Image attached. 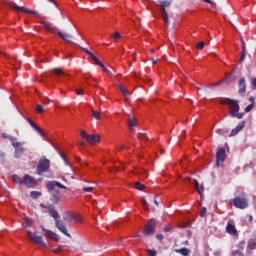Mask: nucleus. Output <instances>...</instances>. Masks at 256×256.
Here are the masks:
<instances>
[{"instance_id": "nucleus-1", "label": "nucleus", "mask_w": 256, "mask_h": 256, "mask_svg": "<svg viewBox=\"0 0 256 256\" xmlns=\"http://www.w3.org/2000/svg\"><path fill=\"white\" fill-rule=\"evenodd\" d=\"M223 105H228L230 108V115L232 118H237V119H242L244 114L239 113L240 107L238 104V101L230 99V98H225L221 101Z\"/></svg>"}, {"instance_id": "nucleus-2", "label": "nucleus", "mask_w": 256, "mask_h": 256, "mask_svg": "<svg viewBox=\"0 0 256 256\" xmlns=\"http://www.w3.org/2000/svg\"><path fill=\"white\" fill-rule=\"evenodd\" d=\"M4 5L15 10L18 11L20 13H26V14H32V15H37V12H35V10H29V8L25 7V6H19L17 3H15L14 1H8L5 0L4 1Z\"/></svg>"}, {"instance_id": "nucleus-3", "label": "nucleus", "mask_w": 256, "mask_h": 256, "mask_svg": "<svg viewBox=\"0 0 256 256\" xmlns=\"http://www.w3.org/2000/svg\"><path fill=\"white\" fill-rule=\"evenodd\" d=\"M63 220L65 222L71 223H83V217L75 212H64L62 214Z\"/></svg>"}, {"instance_id": "nucleus-4", "label": "nucleus", "mask_w": 256, "mask_h": 256, "mask_svg": "<svg viewBox=\"0 0 256 256\" xmlns=\"http://www.w3.org/2000/svg\"><path fill=\"white\" fill-rule=\"evenodd\" d=\"M46 188L50 193L55 192L56 194L54 195L55 199H59V190L57 188L65 189L67 190V187L64 186L63 184L57 182V181H50L46 184Z\"/></svg>"}, {"instance_id": "nucleus-5", "label": "nucleus", "mask_w": 256, "mask_h": 256, "mask_svg": "<svg viewBox=\"0 0 256 256\" xmlns=\"http://www.w3.org/2000/svg\"><path fill=\"white\" fill-rule=\"evenodd\" d=\"M87 56L90 57V59L98 66H100L104 72L109 73L108 68L104 66L103 62L97 58V56L93 55V52H90V50H87V48H83V46H78Z\"/></svg>"}, {"instance_id": "nucleus-6", "label": "nucleus", "mask_w": 256, "mask_h": 256, "mask_svg": "<svg viewBox=\"0 0 256 256\" xmlns=\"http://www.w3.org/2000/svg\"><path fill=\"white\" fill-rule=\"evenodd\" d=\"M50 169H51V161L45 158L40 159L37 166L38 175H43V173L49 172Z\"/></svg>"}, {"instance_id": "nucleus-7", "label": "nucleus", "mask_w": 256, "mask_h": 256, "mask_svg": "<svg viewBox=\"0 0 256 256\" xmlns=\"http://www.w3.org/2000/svg\"><path fill=\"white\" fill-rule=\"evenodd\" d=\"M12 146L15 148L14 156L20 159L25 152V148L21 146V143L17 142V138L10 137Z\"/></svg>"}, {"instance_id": "nucleus-8", "label": "nucleus", "mask_w": 256, "mask_h": 256, "mask_svg": "<svg viewBox=\"0 0 256 256\" xmlns=\"http://www.w3.org/2000/svg\"><path fill=\"white\" fill-rule=\"evenodd\" d=\"M156 221L154 219H150L147 224L143 228V234L145 236H152L155 233Z\"/></svg>"}, {"instance_id": "nucleus-9", "label": "nucleus", "mask_w": 256, "mask_h": 256, "mask_svg": "<svg viewBox=\"0 0 256 256\" xmlns=\"http://www.w3.org/2000/svg\"><path fill=\"white\" fill-rule=\"evenodd\" d=\"M171 2H172V0H159V3L161 4L162 19L164 20L166 25L169 23V18H168V14L166 12V7H169Z\"/></svg>"}, {"instance_id": "nucleus-10", "label": "nucleus", "mask_w": 256, "mask_h": 256, "mask_svg": "<svg viewBox=\"0 0 256 256\" xmlns=\"http://www.w3.org/2000/svg\"><path fill=\"white\" fill-rule=\"evenodd\" d=\"M231 204L239 209H245L248 207V201L245 197H236L231 201Z\"/></svg>"}, {"instance_id": "nucleus-11", "label": "nucleus", "mask_w": 256, "mask_h": 256, "mask_svg": "<svg viewBox=\"0 0 256 256\" xmlns=\"http://www.w3.org/2000/svg\"><path fill=\"white\" fill-rule=\"evenodd\" d=\"M27 236L30 238V240L36 244H39L42 247L47 248L48 246L43 241V238L41 236H37V234L32 233L31 231H27Z\"/></svg>"}, {"instance_id": "nucleus-12", "label": "nucleus", "mask_w": 256, "mask_h": 256, "mask_svg": "<svg viewBox=\"0 0 256 256\" xmlns=\"http://www.w3.org/2000/svg\"><path fill=\"white\" fill-rule=\"evenodd\" d=\"M40 228L42 229L43 236L48 237L49 239L54 240L56 242H59V240H61V237L57 235V233H54L51 230H47L43 226H41Z\"/></svg>"}, {"instance_id": "nucleus-13", "label": "nucleus", "mask_w": 256, "mask_h": 256, "mask_svg": "<svg viewBox=\"0 0 256 256\" xmlns=\"http://www.w3.org/2000/svg\"><path fill=\"white\" fill-rule=\"evenodd\" d=\"M55 227L64 235L71 238V234L67 231V225L65 224V221L63 220H56Z\"/></svg>"}, {"instance_id": "nucleus-14", "label": "nucleus", "mask_w": 256, "mask_h": 256, "mask_svg": "<svg viewBox=\"0 0 256 256\" xmlns=\"http://www.w3.org/2000/svg\"><path fill=\"white\" fill-rule=\"evenodd\" d=\"M226 159V151L224 148H219L216 153V165L221 166Z\"/></svg>"}, {"instance_id": "nucleus-15", "label": "nucleus", "mask_w": 256, "mask_h": 256, "mask_svg": "<svg viewBox=\"0 0 256 256\" xmlns=\"http://www.w3.org/2000/svg\"><path fill=\"white\" fill-rule=\"evenodd\" d=\"M23 184L26 187L33 188V187L37 186V180L35 178L31 177L30 175L26 174L23 177Z\"/></svg>"}, {"instance_id": "nucleus-16", "label": "nucleus", "mask_w": 256, "mask_h": 256, "mask_svg": "<svg viewBox=\"0 0 256 256\" xmlns=\"http://www.w3.org/2000/svg\"><path fill=\"white\" fill-rule=\"evenodd\" d=\"M60 39L64 40L66 43H73L71 40L73 39V36L69 34V32H63L60 31L57 33Z\"/></svg>"}, {"instance_id": "nucleus-17", "label": "nucleus", "mask_w": 256, "mask_h": 256, "mask_svg": "<svg viewBox=\"0 0 256 256\" xmlns=\"http://www.w3.org/2000/svg\"><path fill=\"white\" fill-rule=\"evenodd\" d=\"M245 124V121L240 122L238 126L231 131L230 137L236 136L245 127Z\"/></svg>"}, {"instance_id": "nucleus-18", "label": "nucleus", "mask_w": 256, "mask_h": 256, "mask_svg": "<svg viewBox=\"0 0 256 256\" xmlns=\"http://www.w3.org/2000/svg\"><path fill=\"white\" fill-rule=\"evenodd\" d=\"M91 145L97 144L101 142V136L100 135H89L88 140H86Z\"/></svg>"}, {"instance_id": "nucleus-19", "label": "nucleus", "mask_w": 256, "mask_h": 256, "mask_svg": "<svg viewBox=\"0 0 256 256\" xmlns=\"http://www.w3.org/2000/svg\"><path fill=\"white\" fill-rule=\"evenodd\" d=\"M246 93V82L245 78L239 80V94L243 96Z\"/></svg>"}, {"instance_id": "nucleus-20", "label": "nucleus", "mask_w": 256, "mask_h": 256, "mask_svg": "<svg viewBox=\"0 0 256 256\" xmlns=\"http://www.w3.org/2000/svg\"><path fill=\"white\" fill-rule=\"evenodd\" d=\"M47 209L51 217H53L54 219H59V212L55 210V207H53V205L48 206Z\"/></svg>"}, {"instance_id": "nucleus-21", "label": "nucleus", "mask_w": 256, "mask_h": 256, "mask_svg": "<svg viewBox=\"0 0 256 256\" xmlns=\"http://www.w3.org/2000/svg\"><path fill=\"white\" fill-rule=\"evenodd\" d=\"M226 231H227V233H229L232 236H236L238 234L235 226L230 223L227 225Z\"/></svg>"}, {"instance_id": "nucleus-22", "label": "nucleus", "mask_w": 256, "mask_h": 256, "mask_svg": "<svg viewBox=\"0 0 256 256\" xmlns=\"http://www.w3.org/2000/svg\"><path fill=\"white\" fill-rule=\"evenodd\" d=\"M194 187H195V189L197 190V192L199 193L200 197L202 198V196H203L202 193H203V191H204V185L201 184V185L199 186L198 181H197V180H194Z\"/></svg>"}, {"instance_id": "nucleus-23", "label": "nucleus", "mask_w": 256, "mask_h": 256, "mask_svg": "<svg viewBox=\"0 0 256 256\" xmlns=\"http://www.w3.org/2000/svg\"><path fill=\"white\" fill-rule=\"evenodd\" d=\"M28 123H29L42 137H45V133L43 132V130H41V128H39V126H37L33 121H31V119H28Z\"/></svg>"}, {"instance_id": "nucleus-24", "label": "nucleus", "mask_w": 256, "mask_h": 256, "mask_svg": "<svg viewBox=\"0 0 256 256\" xmlns=\"http://www.w3.org/2000/svg\"><path fill=\"white\" fill-rule=\"evenodd\" d=\"M91 112H92V117L95 120L99 121V120L103 119V115H104L103 113H101L99 111H95V110H92Z\"/></svg>"}, {"instance_id": "nucleus-25", "label": "nucleus", "mask_w": 256, "mask_h": 256, "mask_svg": "<svg viewBox=\"0 0 256 256\" xmlns=\"http://www.w3.org/2000/svg\"><path fill=\"white\" fill-rule=\"evenodd\" d=\"M136 126H137L136 120H135L134 118H130V119L128 120V128H129L131 131H133Z\"/></svg>"}, {"instance_id": "nucleus-26", "label": "nucleus", "mask_w": 256, "mask_h": 256, "mask_svg": "<svg viewBox=\"0 0 256 256\" xmlns=\"http://www.w3.org/2000/svg\"><path fill=\"white\" fill-rule=\"evenodd\" d=\"M234 78H233V72H231V74H229V76H227V78H224L223 80H220V82H218L217 85H221L222 83L226 82V83H229L231 81H233Z\"/></svg>"}, {"instance_id": "nucleus-27", "label": "nucleus", "mask_w": 256, "mask_h": 256, "mask_svg": "<svg viewBox=\"0 0 256 256\" xmlns=\"http://www.w3.org/2000/svg\"><path fill=\"white\" fill-rule=\"evenodd\" d=\"M249 101L251 102V104L245 108V112L247 113H249L254 108L255 98L251 97Z\"/></svg>"}, {"instance_id": "nucleus-28", "label": "nucleus", "mask_w": 256, "mask_h": 256, "mask_svg": "<svg viewBox=\"0 0 256 256\" xmlns=\"http://www.w3.org/2000/svg\"><path fill=\"white\" fill-rule=\"evenodd\" d=\"M41 24L47 31H55L53 24H47V22H41Z\"/></svg>"}, {"instance_id": "nucleus-29", "label": "nucleus", "mask_w": 256, "mask_h": 256, "mask_svg": "<svg viewBox=\"0 0 256 256\" xmlns=\"http://www.w3.org/2000/svg\"><path fill=\"white\" fill-rule=\"evenodd\" d=\"M177 253L182 254L183 256H188L190 253V250L187 248H181V249H176L175 250Z\"/></svg>"}, {"instance_id": "nucleus-30", "label": "nucleus", "mask_w": 256, "mask_h": 256, "mask_svg": "<svg viewBox=\"0 0 256 256\" xmlns=\"http://www.w3.org/2000/svg\"><path fill=\"white\" fill-rule=\"evenodd\" d=\"M12 179H13L14 183H17V184H23L24 183V179L22 180V178H20V176H18V175H13Z\"/></svg>"}, {"instance_id": "nucleus-31", "label": "nucleus", "mask_w": 256, "mask_h": 256, "mask_svg": "<svg viewBox=\"0 0 256 256\" xmlns=\"http://www.w3.org/2000/svg\"><path fill=\"white\" fill-rule=\"evenodd\" d=\"M52 72H53L54 75H56V76L65 74V72H63V68H54V69L52 70Z\"/></svg>"}, {"instance_id": "nucleus-32", "label": "nucleus", "mask_w": 256, "mask_h": 256, "mask_svg": "<svg viewBox=\"0 0 256 256\" xmlns=\"http://www.w3.org/2000/svg\"><path fill=\"white\" fill-rule=\"evenodd\" d=\"M31 226H33V221L30 220V219H25V221L23 223V227L27 229V228H29Z\"/></svg>"}, {"instance_id": "nucleus-33", "label": "nucleus", "mask_w": 256, "mask_h": 256, "mask_svg": "<svg viewBox=\"0 0 256 256\" xmlns=\"http://www.w3.org/2000/svg\"><path fill=\"white\" fill-rule=\"evenodd\" d=\"M119 90L123 93V95L126 97L129 95V92L126 90V88L123 87L122 84H118Z\"/></svg>"}, {"instance_id": "nucleus-34", "label": "nucleus", "mask_w": 256, "mask_h": 256, "mask_svg": "<svg viewBox=\"0 0 256 256\" xmlns=\"http://www.w3.org/2000/svg\"><path fill=\"white\" fill-rule=\"evenodd\" d=\"M30 197H31L32 199H37V198L41 197V193H40V192H37V191H32V192L30 193Z\"/></svg>"}, {"instance_id": "nucleus-35", "label": "nucleus", "mask_w": 256, "mask_h": 256, "mask_svg": "<svg viewBox=\"0 0 256 256\" xmlns=\"http://www.w3.org/2000/svg\"><path fill=\"white\" fill-rule=\"evenodd\" d=\"M135 188L139 191H142L143 189L146 188V186L144 184H141L140 182H136L135 183Z\"/></svg>"}, {"instance_id": "nucleus-36", "label": "nucleus", "mask_w": 256, "mask_h": 256, "mask_svg": "<svg viewBox=\"0 0 256 256\" xmlns=\"http://www.w3.org/2000/svg\"><path fill=\"white\" fill-rule=\"evenodd\" d=\"M75 93L78 96L84 95L85 94V90H83V88H76Z\"/></svg>"}, {"instance_id": "nucleus-37", "label": "nucleus", "mask_w": 256, "mask_h": 256, "mask_svg": "<svg viewBox=\"0 0 256 256\" xmlns=\"http://www.w3.org/2000/svg\"><path fill=\"white\" fill-rule=\"evenodd\" d=\"M80 136L83 138V139H85L86 141L88 140V138H89V134H87V132H85V131H80Z\"/></svg>"}, {"instance_id": "nucleus-38", "label": "nucleus", "mask_w": 256, "mask_h": 256, "mask_svg": "<svg viewBox=\"0 0 256 256\" xmlns=\"http://www.w3.org/2000/svg\"><path fill=\"white\" fill-rule=\"evenodd\" d=\"M246 52H247V50H242L240 60H239L240 63H242L244 61V59L246 58Z\"/></svg>"}, {"instance_id": "nucleus-39", "label": "nucleus", "mask_w": 256, "mask_h": 256, "mask_svg": "<svg viewBox=\"0 0 256 256\" xmlns=\"http://www.w3.org/2000/svg\"><path fill=\"white\" fill-rule=\"evenodd\" d=\"M111 38L114 40L120 39L121 34H119V32H114V34H111Z\"/></svg>"}, {"instance_id": "nucleus-40", "label": "nucleus", "mask_w": 256, "mask_h": 256, "mask_svg": "<svg viewBox=\"0 0 256 256\" xmlns=\"http://www.w3.org/2000/svg\"><path fill=\"white\" fill-rule=\"evenodd\" d=\"M138 138H139L140 140H142V141L148 140L147 135L144 134V133H140V134L138 135Z\"/></svg>"}, {"instance_id": "nucleus-41", "label": "nucleus", "mask_w": 256, "mask_h": 256, "mask_svg": "<svg viewBox=\"0 0 256 256\" xmlns=\"http://www.w3.org/2000/svg\"><path fill=\"white\" fill-rule=\"evenodd\" d=\"M249 247L252 250L256 249V241H254V240L250 241L249 242Z\"/></svg>"}, {"instance_id": "nucleus-42", "label": "nucleus", "mask_w": 256, "mask_h": 256, "mask_svg": "<svg viewBox=\"0 0 256 256\" xmlns=\"http://www.w3.org/2000/svg\"><path fill=\"white\" fill-rule=\"evenodd\" d=\"M43 111H44V110H43V106H41V105H37V106H36V112H37V113L42 114Z\"/></svg>"}, {"instance_id": "nucleus-43", "label": "nucleus", "mask_w": 256, "mask_h": 256, "mask_svg": "<svg viewBox=\"0 0 256 256\" xmlns=\"http://www.w3.org/2000/svg\"><path fill=\"white\" fill-rule=\"evenodd\" d=\"M202 1L210 4L213 8H216V3L214 1H211V0H202Z\"/></svg>"}, {"instance_id": "nucleus-44", "label": "nucleus", "mask_w": 256, "mask_h": 256, "mask_svg": "<svg viewBox=\"0 0 256 256\" xmlns=\"http://www.w3.org/2000/svg\"><path fill=\"white\" fill-rule=\"evenodd\" d=\"M206 212H207V209H206L205 207H203V208L201 209V211H200V216H201L202 218H204L205 215H206Z\"/></svg>"}, {"instance_id": "nucleus-45", "label": "nucleus", "mask_w": 256, "mask_h": 256, "mask_svg": "<svg viewBox=\"0 0 256 256\" xmlns=\"http://www.w3.org/2000/svg\"><path fill=\"white\" fill-rule=\"evenodd\" d=\"M142 206L145 210H148V204H147V201L144 198L142 199Z\"/></svg>"}, {"instance_id": "nucleus-46", "label": "nucleus", "mask_w": 256, "mask_h": 256, "mask_svg": "<svg viewBox=\"0 0 256 256\" xmlns=\"http://www.w3.org/2000/svg\"><path fill=\"white\" fill-rule=\"evenodd\" d=\"M204 46H205L204 42H199V44H197V49L203 50Z\"/></svg>"}, {"instance_id": "nucleus-47", "label": "nucleus", "mask_w": 256, "mask_h": 256, "mask_svg": "<svg viewBox=\"0 0 256 256\" xmlns=\"http://www.w3.org/2000/svg\"><path fill=\"white\" fill-rule=\"evenodd\" d=\"M149 256H156L157 252L155 250H148Z\"/></svg>"}, {"instance_id": "nucleus-48", "label": "nucleus", "mask_w": 256, "mask_h": 256, "mask_svg": "<svg viewBox=\"0 0 256 256\" xmlns=\"http://www.w3.org/2000/svg\"><path fill=\"white\" fill-rule=\"evenodd\" d=\"M93 189H94L93 187H84L83 191L84 192H91V191H93Z\"/></svg>"}, {"instance_id": "nucleus-49", "label": "nucleus", "mask_w": 256, "mask_h": 256, "mask_svg": "<svg viewBox=\"0 0 256 256\" xmlns=\"http://www.w3.org/2000/svg\"><path fill=\"white\" fill-rule=\"evenodd\" d=\"M241 45H242V51H246V44H245L243 38H241Z\"/></svg>"}, {"instance_id": "nucleus-50", "label": "nucleus", "mask_w": 256, "mask_h": 256, "mask_svg": "<svg viewBox=\"0 0 256 256\" xmlns=\"http://www.w3.org/2000/svg\"><path fill=\"white\" fill-rule=\"evenodd\" d=\"M216 133L219 134V135H224L225 130H224V129H218V130L216 131Z\"/></svg>"}, {"instance_id": "nucleus-51", "label": "nucleus", "mask_w": 256, "mask_h": 256, "mask_svg": "<svg viewBox=\"0 0 256 256\" xmlns=\"http://www.w3.org/2000/svg\"><path fill=\"white\" fill-rule=\"evenodd\" d=\"M63 250V246H59L58 248H56L55 250H54V252L55 253H59V252H61Z\"/></svg>"}, {"instance_id": "nucleus-52", "label": "nucleus", "mask_w": 256, "mask_h": 256, "mask_svg": "<svg viewBox=\"0 0 256 256\" xmlns=\"http://www.w3.org/2000/svg\"><path fill=\"white\" fill-rule=\"evenodd\" d=\"M173 228L171 226H166L164 232H170Z\"/></svg>"}, {"instance_id": "nucleus-53", "label": "nucleus", "mask_w": 256, "mask_h": 256, "mask_svg": "<svg viewBox=\"0 0 256 256\" xmlns=\"http://www.w3.org/2000/svg\"><path fill=\"white\" fill-rule=\"evenodd\" d=\"M2 138H4V139H10L11 140V136H9L7 133H3L2 134Z\"/></svg>"}, {"instance_id": "nucleus-54", "label": "nucleus", "mask_w": 256, "mask_h": 256, "mask_svg": "<svg viewBox=\"0 0 256 256\" xmlns=\"http://www.w3.org/2000/svg\"><path fill=\"white\" fill-rule=\"evenodd\" d=\"M156 238H157V240L162 241L163 238H164V236H163L162 234H158V235L156 236Z\"/></svg>"}, {"instance_id": "nucleus-55", "label": "nucleus", "mask_w": 256, "mask_h": 256, "mask_svg": "<svg viewBox=\"0 0 256 256\" xmlns=\"http://www.w3.org/2000/svg\"><path fill=\"white\" fill-rule=\"evenodd\" d=\"M123 149H124V146H123V145H118V146H117V150H118V151H122Z\"/></svg>"}, {"instance_id": "nucleus-56", "label": "nucleus", "mask_w": 256, "mask_h": 256, "mask_svg": "<svg viewBox=\"0 0 256 256\" xmlns=\"http://www.w3.org/2000/svg\"><path fill=\"white\" fill-rule=\"evenodd\" d=\"M6 155L3 151L0 150V158H4Z\"/></svg>"}, {"instance_id": "nucleus-57", "label": "nucleus", "mask_w": 256, "mask_h": 256, "mask_svg": "<svg viewBox=\"0 0 256 256\" xmlns=\"http://www.w3.org/2000/svg\"><path fill=\"white\" fill-rule=\"evenodd\" d=\"M157 62H158V58H156L155 60H154V58L152 59V64L153 65H155Z\"/></svg>"}, {"instance_id": "nucleus-58", "label": "nucleus", "mask_w": 256, "mask_h": 256, "mask_svg": "<svg viewBox=\"0 0 256 256\" xmlns=\"http://www.w3.org/2000/svg\"><path fill=\"white\" fill-rule=\"evenodd\" d=\"M248 220H249V222H252L253 221V216L249 215Z\"/></svg>"}, {"instance_id": "nucleus-59", "label": "nucleus", "mask_w": 256, "mask_h": 256, "mask_svg": "<svg viewBox=\"0 0 256 256\" xmlns=\"http://www.w3.org/2000/svg\"><path fill=\"white\" fill-rule=\"evenodd\" d=\"M252 84H253L254 88L256 89V78L253 80Z\"/></svg>"}, {"instance_id": "nucleus-60", "label": "nucleus", "mask_w": 256, "mask_h": 256, "mask_svg": "<svg viewBox=\"0 0 256 256\" xmlns=\"http://www.w3.org/2000/svg\"><path fill=\"white\" fill-rule=\"evenodd\" d=\"M61 157L65 162H67V158L65 157V155L61 154Z\"/></svg>"}, {"instance_id": "nucleus-61", "label": "nucleus", "mask_w": 256, "mask_h": 256, "mask_svg": "<svg viewBox=\"0 0 256 256\" xmlns=\"http://www.w3.org/2000/svg\"><path fill=\"white\" fill-rule=\"evenodd\" d=\"M107 74H108L110 77H113V76H114L113 72H110V70H109V72H107Z\"/></svg>"}, {"instance_id": "nucleus-62", "label": "nucleus", "mask_w": 256, "mask_h": 256, "mask_svg": "<svg viewBox=\"0 0 256 256\" xmlns=\"http://www.w3.org/2000/svg\"><path fill=\"white\" fill-rule=\"evenodd\" d=\"M153 202H154V204L158 207L159 204H158L156 198L153 200Z\"/></svg>"}, {"instance_id": "nucleus-63", "label": "nucleus", "mask_w": 256, "mask_h": 256, "mask_svg": "<svg viewBox=\"0 0 256 256\" xmlns=\"http://www.w3.org/2000/svg\"><path fill=\"white\" fill-rule=\"evenodd\" d=\"M49 1L54 3L57 6V2H55V0H49Z\"/></svg>"}, {"instance_id": "nucleus-64", "label": "nucleus", "mask_w": 256, "mask_h": 256, "mask_svg": "<svg viewBox=\"0 0 256 256\" xmlns=\"http://www.w3.org/2000/svg\"><path fill=\"white\" fill-rule=\"evenodd\" d=\"M131 74L133 75V77H136V74H135V72H132Z\"/></svg>"}]
</instances>
